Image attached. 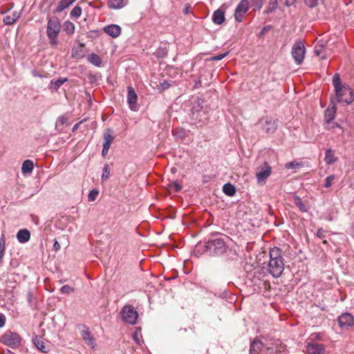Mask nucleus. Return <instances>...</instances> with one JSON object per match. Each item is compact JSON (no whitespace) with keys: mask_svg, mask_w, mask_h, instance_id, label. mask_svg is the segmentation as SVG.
<instances>
[{"mask_svg":"<svg viewBox=\"0 0 354 354\" xmlns=\"http://www.w3.org/2000/svg\"><path fill=\"white\" fill-rule=\"evenodd\" d=\"M327 243H328V242H327V241H326V240L323 241V243H324V244H327Z\"/></svg>","mask_w":354,"mask_h":354,"instance_id":"obj_50","label":"nucleus"},{"mask_svg":"<svg viewBox=\"0 0 354 354\" xmlns=\"http://www.w3.org/2000/svg\"><path fill=\"white\" fill-rule=\"evenodd\" d=\"M303 166L302 162L297 161H292L286 164L285 167L288 169H299Z\"/></svg>","mask_w":354,"mask_h":354,"instance_id":"obj_32","label":"nucleus"},{"mask_svg":"<svg viewBox=\"0 0 354 354\" xmlns=\"http://www.w3.org/2000/svg\"><path fill=\"white\" fill-rule=\"evenodd\" d=\"M170 192H177L180 191L182 187L177 182H172L169 185Z\"/></svg>","mask_w":354,"mask_h":354,"instance_id":"obj_38","label":"nucleus"},{"mask_svg":"<svg viewBox=\"0 0 354 354\" xmlns=\"http://www.w3.org/2000/svg\"><path fill=\"white\" fill-rule=\"evenodd\" d=\"M76 0H61L56 8V12H60L71 6Z\"/></svg>","mask_w":354,"mask_h":354,"instance_id":"obj_22","label":"nucleus"},{"mask_svg":"<svg viewBox=\"0 0 354 354\" xmlns=\"http://www.w3.org/2000/svg\"><path fill=\"white\" fill-rule=\"evenodd\" d=\"M34 165L32 160H25L21 167V171L24 174L31 173L33 170Z\"/></svg>","mask_w":354,"mask_h":354,"instance_id":"obj_25","label":"nucleus"},{"mask_svg":"<svg viewBox=\"0 0 354 354\" xmlns=\"http://www.w3.org/2000/svg\"><path fill=\"white\" fill-rule=\"evenodd\" d=\"M21 338L20 335L14 332L8 331L1 338V342L4 344L11 347L17 348L21 344Z\"/></svg>","mask_w":354,"mask_h":354,"instance_id":"obj_6","label":"nucleus"},{"mask_svg":"<svg viewBox=\"0 0 354 354\" xmlns=\"http://www.w3.org/2000/svg\"><path fill=\"white\" fill-rule=\"evenodd\" d=\"M334 179H335L334 175H330V176H327L326 178L325 179L324 187L326 188L330 187Z\"/></svg>","mask_w":354,"mask_h":354,"instance_id":"obj_41","label":"nucleus"},{"mask_svg":"<svg viewBox=\"0 0 354 354\" xmlns=\"http://www.w3.org/2000/svg\"><path fill=\"white\" fill-rule=\"evenodd\" d=\"M317 236L319 239H324L325 237V231L322 228L318 229V230L317 232Z\"/></svg>","mask_w":354,"mask_h":354,"instance_id":"obj_44","label":"nucleus"},{"mask_svg":"<svg viewBox=\"0 0 354 354\" xmlns=\"http://www.w3.org/2000/svg\"><path fill=\"white\" fill-rule=\"evenodd\" d=\"M278 2L277 0H269L267 12H272L277 8Z\"/></svg>","mask_w":354,"mask_h":354,"instance_id":"obj_33","label":"nucleus"},{"mask_svg":"<svg viewBox=\"0 0 354 354\" xmlns=\"http://www.w3.org/2000/svg\"><path fill=\"white\" fill-rule=\"evenodd\" d=\"M133 339H134V340H135L136 342H138V337H137V334H136H136H134V335H133Z\"/></svg>","mask_w":354,"mask_h":354,"instance_id":"obj_49","label":"nucleus"},{"mask_svg":"<svg viewBox=\"0 0 354 354\" xmlns=\"http://www.w3.org/2000/svg\"><path fill=\"white\" fill-rule=\"evenodd\" d=\"M336 113V107L335 106H333V107L327 109L325 111V120L329 123L332 120L334 119Z\"/></svg>","mask_w":354,"mask_h":354,"instance_id":"obj_23","label":"nucleus"},{"mask_svg":"<svg viewBox=\"0 0 354 354\" xmlns=\"http://www.w3.org/2000/svg\"><path fill=\"white\" fill-rule=\"evenodd\" d=\"M271 167L266 162L258 167L256 173L258 183H260L267 179L271 174Z\"/></svg>","mask_w":354,"mask_h":354,"instance_id":"obj_8","label":"nucleus"},{"mask_svg":"<svg viewBox=\"0 0 354 354\" xmlns=\"http://www.w3.org/2000/svg\"><path fill=\"white\" fill-rule=\"evenodd\" d=\"M338 160L335 156V151L332 149H327L325 153L324 161L327 165H331Z\"/></svg>","mask_w":354,"mask_h":354,"instance_id":"obj_16","label":"nucleus"},{"mask_svg":"<svg viewBox=\"0 0 354 354\" xmlns=\"http://www.w3.org/2000/svg\"><path fill=\"white\" fill-rule=\"evenodd\" d=\"M207 247L210 250H213L216 254H223L226 250L225 242L221 238H216L208 241Z\"/></svg>","mask_w":354,"mask_h":354,"instance_id":"obj_7","label":"nucleus"},{"mask_svg":"<svg viewBox=\"0 0 354 354\" xmlns=\"http://www.w3.org/2000/svg\"><path fill=\"white\" fill-rule=\"evenodd\" d=\"M294 202L301 212H307L310 209V206L303 202L301 198L298 196L294 197Z\"/></svg>","mask_w":354,"mask_h":354,"instance_id":"obj_18","label":"nucleus"},{"mask_svg":"<svg viewBox=\"0 0 354 354\" xmlns=\"http://www.w3.org/2000/svg\"><path fill=\"white\" fill-rule=\"evenodd\" d=\"M249 8V2L248 0H242L236 6L234 12L235 19L241 22L245 14L248 12Z\"/></svg>","mask_w":354,"mask_h":354,"instance_id":"obj_9","label":"nucleus"},{"mask_svg":"<svg viewBox=\"0 0 354 354\" xmlns=\"http://www.w3.org/2000/svg\"><path fill=\"white\" fill-rule=\"evenodd\" d=\"M170 84L167 81L165 80L163 82L157 85V89L158 90L159 92H162L168 89L170 87Z\"/></svg>","mask_w":354,"mask_h":354,"instance_id":"obj_37","label":"nucleus"},{"mask_svg":"<svg viewBox=\"0 0 354 354\" xmlns=\"http://www.w3.org/2000/svg\"><path fill=\"white\" fill-rule=\"evenodd\" d=\"M20 17V13L17 12H14L10 15L6 16L3 19V22L6 25H12Z\"/></svg>","mask_w":354,"mask_h":354,"instance_id":"obj_20","label":"nucleus"},{"mask_svg":"<svg viewBox=\"0 0 354 354\" xmlns=\"http://www.w3.org/2000/svg\"><path fill=\"white\" fill-rule=\"evenodd\" d=\"M109 149H110V147L103 145V149L102 151V156H105L108 153Z\"/></svg>","mask_w":354,"mask_h":354,"instance_id":"obj_46","label":"nucleus"},{"mask_svg":"<svg viewBox=\"0 0 354 354\" xmlns=\"http://www.w3.org/2000/svg\"><path fill=\"white\" fill-rule=\"evenodd\" d=\"M333 85L335 88V97L339 102L349 104L354 101L353 91L348 86L342 84L338 73H335L333 77Z\"/></svg>","mask_w":354,"mask_h":354,"instance_id":"obj_1","label":"nucleus"},{"mask_svg":"<svg viewBox=\"0 0 354 354\" xmlns=\"http://www.w3.org/2000/svg\"><path fill=\"white\" fill-rule=\"evenodd\" d=\"M127 102L129 108L132 111H136L137 108L138 95L132 86L127 87Z\"/></svg>","mask_w":354,"mask_h":354,"instance_id":"obj_11","label":"nucleus"},{"mask_svg":"<svg viewBox=\"0 0 354 354\" xmlns=\"http://www.w3.org/2000/svg\"><path fill=\"white\" fill-rule=\"evenodd\" d=\"M17 239L19 243H24L28 242L30 239V233L26 230H20L17 234Z\"/></svg>","mask_w":354,"mask_h":354,"instance_id":"obj_17","label":"nucleus"},{"mask_svg":"<svg viewBox=\"0 0 354 354\" xmlns=\"http://www.w3.org/2000/svg\"><path fill=\"white\" fill-rule=\"evenodd\" d=\"M74 291L75 289L68 285L63 286L60 289V292L63 294H71L74 292Z\"/></svg>","mask_w":354,"mask_h":354,"instance_id":"obj_39","label":"nucleus"},{"mask_svg":"<svg viewBox=\"0 0 354 354\" xmlns=\"http://www.w3.org/2000/svg\"><path fill=\"white\" fill-rule=\"evenodd\" d=\"M323 46H315V54L318 56V57H320L322 59H325L326 58V56L325 55H323Z\"/></svg>","mask_w":354,"mask_h":354,"instance_id":"obj_36","label":"nucleus"},{"mask_svg":"<svg viewBox=\"0 0 354 354\" xmlns=\"http://www.w3.org/2000/svg\"><path fill=\"white\" fill-rule=\"evenodd\" d=\"M122 320L129 324H135L138 318V312L132 306H125L121 310Z\"/></svg>","mask_w":354,"mask_h":354,"instance_id":"obj_4","label":"nucleus"},{"mask_svg":"<svg viewBox=\"0 0 354 354\" xmlns=\"http://www.w3.org/2000/svg\"><path fill=\"white\" fill-rule=\"evenodd\" d=\"M5 324V317L0 314V328L3 327Z\"/></svg>","mask_w":354,"mask_h":354,"instance_id":"obj_48","label":"nucleus"},{"mask_svg":"<svg viewBox=\"0 0 354 354\" xmlns=\"http://www.w3.org/2000/svg\"><path fill=\"white\" fill-rule=\"evenodd\" d=\"M306 351L308 354H324L325 348L321 344L309 343L306 346Z\"/></svg>","mask_w":354,"mask_h":354,"instance_id":"obj_13","label":"nucleus"},{"mask_svg":"<svg viewBox=\"0 0 354 354\" xmlns=\"http://www.w3.org/2000/svg\"><path fill=\"white\" fill-rule=\"evenodd\" d=\"M88 61L95 66H100L101 64V59L96 54H91L88 57Z\"/></svg>","mask_w":354,"mask_h":354,"instance_id":"obj_31","label":"nucleus"},{"mask_svg":"<svg viewBox=\"0 0 354 354\" xmlns=\"http://www.w3.org/2000/svg\"><path fill=\"white\" fill-rule=\"evenodd\" d=\"M270 261L268 265V272L274 277H279L284 270V261L282 256V251L279 248L270 249Z\"/></svg>","mask_w":354,"mask_h":354,"instance_id":"obj_2","label":"nucleus"},{"mask_svg":"<svg viewBox=\"0 0 354 354\" xmlns=\"http://www.w3.org/2000/svg\"><path fill=\"white\" fill-rule=\"evenodd\" d=\"M33 342L39 351H41L42 353L48 352V348L43 340L40 339L37 337H35L33 339Z\"/></svg>","mask_w":354,"mask_h":354,"instance_id":"obj_24","label":"nucleus"},{"mask_svg":"<svg viewBox=\"0 0 354 354\" xmlns=\"http://www.w3.org/2000/svg\"><path fill=\"white\" fill-rule=\"evenodd\" d=\"M60 32V24L57 19H50L47 24V35L52 45L57 44V37Z\"/></svg>","mask_w":354,"mask_h":354,"instance_id":"obj_3","label":"nucleus"},{"mask_svg":"<svg viewBox=\"0 0 354 354\" xmlns=\"http://www.w3.org/2000/svg\"><path fill=\"white\" fill-rule=\"evenodd\" d=\"M110 176V168L108 164H106L103 168V173L102 175V180H107Z\"/></svg>","mask_w":354,"mask_h":354,"instance_id":"obj_35","label":"nucleus"},{"mask_svg":"<svg viewBox=\"0 0 354 354\" xmlns=\"http://www.w3.org/2000/svg\"><path fill=\"white\" fill-rule=\"evenodd\" d=\"M263 344L259 340H254L250 345V352L252 353H258L262 348Z\"/></svg>","mask_w":354,"mask_h":354,"instance_id":"obj_26","label":"nucleus"},{"mask_svg":"<svg viewBox=\"0 0 354 354\" xmlns=\"http://www.w3.org/2000/svg\"><path fill=\"white\" fill-rule=\"evenodd\" d=\"M82 15V8L79 6H75L71 12V15L74 17H80Z\"/></svg>","mask_w":354,"mask_h":354,"instance_id":"obj_34","label":"nucleus"},{"mask_svg":"<svg viewBox=\"0 0 354 354\" xmlns=\"http://www.w3.org/2000/svg\"><path fill=\"white\" fill-rule=\"evenodd\" d=\"M67 81V78H59L57 80H53L50 82V86L55 90H57L64 83Z\"/></svg>","mask_w":354,"mask_h":354,"instance_id":"obj_30","label":"nucleus"},{"mask_svg":"<svg viewBox=\"0 0 354 354\" xmlns=\"http://www.w3.org/2000/svg\"><path fill=\"white\" fill-rule=\"evenodd\" d=\"M108 6L113 9L122 8L124 6V0H109Z\"/></svg>","mask_w":354,"mask_h":354,"instance_id":"obj_29","label":"nucleus"},{"mask_svg":"<svg viewBox=\"0 0 354 354\" xmlns=\"http://www.w3.org/2000/svg\"><path fill=\"white\" fill-rule=\"evenodd\" d=\"M63 28L66 34L71 35L74 33L75 27L73 23L66 21L64 23Z\"/></svg>","mask_w":354,"mask_h":354,"instance_id":"obj_27","label":"nucleus"},{"mask_svg":"<svg viewBox=\"0 0 354 354\" xmlns=\"http://www.w3.org/2000/svg\"><path fill=\"white\" fill-rule=\"evenodd\" d=\"M99 194V192L96 189H92L89 194H88V201H94L97 196H98Z\"/></svg>","mask_w":354,"mask_h":354,"instance_id":"obj_40","label":"nucleus"},{"mask_svg":"<svg viewBox=\"0 0 354 354\" xmlns=\"http://www.w3.org/2000/svg\"><path fill=\"white\" fill-rule=\"evenodd\" d=\"M228 53H229L228 52H226L225 53L214 56L213 57H212V60H216V61L221 60L222 59L228 55Z\"/></svg>","mask_w":354,"mask_h":354,"instance_id":"obj_43","label":"nucleus"},{"mask_svg":"<svg viewBox=\"0 0 354 354\" xmlns=\"http://www.w3.org/2000/svg\"><path fill=\"white\" fill-rule=\"evenodd\" d=\"M305 3L310 8L315 7L317 4V0H304Z\"/></svg>","mask_w":354,"mask_h":354,"instance_id":"obj_42","label":"nucleus"},{"mask_svg":"<svg viewBox=\"0 0 354 354\" xmlns=\"http://www.w3.org/2000/svg\"><path fill=\"white\" fill-rule=\"evenodd\" d=\"M114 137L111 134V130L108 129L104 133V146H106L110 147L111 143L113 142Z\"/></svg>","mask_w":354,"mask_h":354,"instance_id":"obj_21","label":"nucleus"},{"mask_svg":"<svg viewBox=\"0 0 354 354\" xmlns=\"http://www.w3.org/2000/svg\"><path fill=\"white\" fill-rule=\"evenodd\" d=\"M306 48L301 41H297L293 45L291 50L292 56L297 64H301L304 59Z\"/></svg>","mask_w":354,"mask_h":354,"instance_id":"obj_5","label":"nucleus"},{"mask_svg":"<svg viewBox=\"0 0 354 354\" xmlns=\"http://www.w3.org/2000/svg\"><path fill=\"white\" fill-rule=\"evenodd\" d=\"M104 31L112 37L116 38L121 34V28L118 25L111 24L105 26Z\"/></svg>","mask_w":354,"mask_h":354,"instance_id":"obj_14","label":"nucleus"},{"mask_svg":"<svg viewBox=\"0 0 354 354\" xmlns=\"http://www.w3.org/2000/svg\"><path fill=\"white\" fill-rule=\"evenodd\" d=\"M53 248H54V250L55 251H58L61 248L59 243L56 240L55 241V243H54V245H53Z\"/></svg>","mask_w":354,"mask_h":354,"instance_id":"obj_47","label":"nucleus"},{"mask_svg":"<svg viewBox=\"0 0 354 354\" xmlns=\"http://www.w3.org/2000/svg\"><path fill=\"white\" fill-rule=\"evenodd\" d=\"M339 324L342 327H348L353 324V317L349 313L342 314L338 319Z\"/></svg>","mask_w":354,"mask_h":354,"instance_id":"obj_15","label":"nucleus"},{"mask_svg":"<svg viewBox=\"0 0 354 354\" xmlns=\"http://www.w3.org/2000/svg\"><path fill=\"white\" fill-rule=\"evenodd\" d=\"M213 22L216 24L220 25L225 21L224 12L221 10H216L212 16Z\"/></svg>","mask_w":354,"mask_h":354,"instance_id":"obj_19","label":"nucleus"},{"mask_svg":"<svg viewBox=\"0 0 354 354\" xmlns=\"http://www.w3.org/2000/svg\"><path fill=\"white\" fill-rule=\"evenodd\" d=\"M260 122L262 123V128L268 133H273L277 129V122L272 118L261 119Z\"/></svg>","mask_w":354,"mask_h":354,"instance_id":"obj_10","label":"nucleus"},{"mask_svg":"<svg viewBox=\"0 0 354 354\" xmlns=\"http://www.w3.org/2000/svg\"><path fill=\"white\" fill-rule=\"evenodd\" d=\"M81 336L88 346L92 348L95 346V339L88 328L84 327L81 331Z\"/></svg>","mask_w":354,"mask_h":354,"instance_id":"obj_12","label":"nucleus"},{"mask_svg":"<svg viewBox=\"0 0 354 354\" xmlns=\"http://www.w3.org/2000/svg\"><path fill=\"white\" fill-rule=\"evenodd\" d=\"M223 191L226 195L229 196H232L236 193V189L234 186L230 183L225 184L223 187Z\"/></svg>","mask_w":354,"mask_h":354,"instance_id":"obj_28","label":"nucleus"},{"mask_svg":"<svg viewBox=\"0 0 354 354\" xmlns=\"http://www.w3.org/2000/svg\"><path fill=\"white\" fill-rule=\"evenodd\" d=\"M191 9H192V7L189 4H187L185 5L184 9H183V12L184 14H188L191 12Z\"/></svg>","mask_w":354,"mask_h":354,"instance_id":"obj_45","label":"nucleus"}]
</instances>
